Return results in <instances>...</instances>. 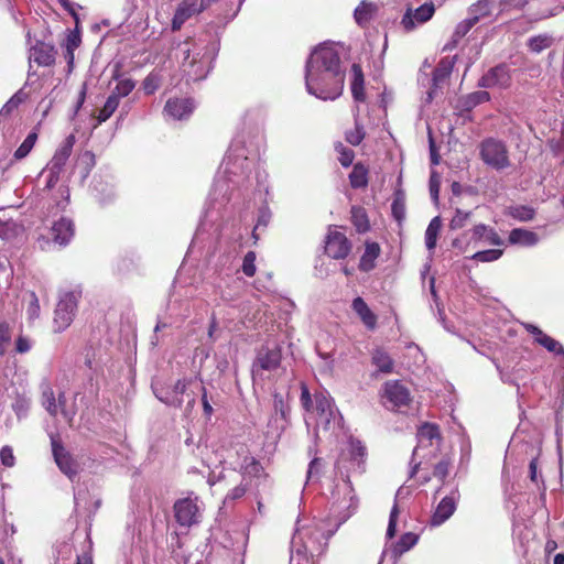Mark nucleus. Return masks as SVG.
Segmentation results:
<instances>
[{
    "label": "nucleus",
    "mask_w": 564,
    "mask_h": 564,
    "mask_svg": "<svg viewBox=\"0 0 564 564\" xmlns=\"http://www.w3.org/2000/svg\"><path fill=\"white\" fill-rule=\"evenodd\" d=\"M206 64L202 59L193 64L186 73H184L191 80H199L206 76Z\"/></svg>",
    "instance_id": "obj_57"
},
{
    "label": "nucleus",
    "mask_w": 564,
    "mask_h": 564,
    "mask_svg": "<svg viewBox=\"0 0 564 564\" xmlns=\"http://www.w3.org/2000/svg\"><path fill=\"white\" fill-rule=\"evenodd\" d=\"M173 511L178 525L191 528L202 521L204 502L198 496L191 492L187 497L177 499L174 502Z\"/></svg>",
    "instance_id": "obj_4"
},
{
    "label": "nucleus",
    "mask_w": 564,
    "mask_h": 564,
    "mask_svg": "<svg viewBox=\"0 0 564 564\" xmlns=\"http://www.w3.org/2000/svg\"><path fill=\"white\" fill-rule=\"evenodd\" d=\"M490 100V94L486 90H477L469 95H467L464 100L463 105L465 109L470 110L475 108L476 106L487 102Z\"/></svg>",
    "instance_id": "obj_40"
},
{
    "label": "nucleus",
    "mask_w": 564,
    "mask_h": 564,
    "mask_svg": "<svg viewBox=\"0 0 564 564\" xmlns=\"http://www.w3.org/2000/svg\"><path fill=\"white\" fill-rule=\"evenodd\" d=\"M527 330L533 335L534 337V340L543 346L546 350H549L550 352H554L556 355H561V354H564V348L563 346L557 341L555 340L554 338H552L551 336H549L547 334H545L542 329H540L538 326L535 325H527Z\"/></svg>",
    "instance_id": "obj_18"
},
{
    "label": "nucleus",
    "mask_w": 564,
    "mask_h": 564,
    "mask_svg": "<svg viewBox=\"0 0 564 564\" xmlns=\"http://www.w3.org/2000/svg\"><path fill=\"white\" fill-rule=\"evenodd\" d=\"M282 361V349L279 346L269 348L262 346L253 360L252 364V376L261 377L264 371L276 370Z\"/></svg>",
    "instance_id": "obj_8"
},
{
    "label": "nucleus",
    "mask_w": 564,
    "mask_h": 564,
    "mask_svg": "<svg viewBox=\"0 0 564 564\" xmlns=\"http://www.w3.org/2000/svg\"><path fill=\"white\" fill-rule=\"evenodd\" d=\"M64 169L53 165L51 162L48 163L45 173H46V184L45 188H53L57 182L59 181L61 174Z\"/></svg>",
    "instance_id": "obj_52"
},
{
    "label": "nucleus",
    "mask_w": 564,
    "mask_h": 564,
    "mask_svg": "<svg viewBox=\"0 0 564 564\" xmlns=\"http://www.w3.org/2000/svg\"><path fill=\"white\" fill-rule=\"evenodd\" d=\"M553 37L549 34H539L528 40V47L533 53H541L542 51L551 47Z\"/></svg>",
    "instance_id": "obj_38"
},
{
    "label": "nucleus",
    "mask_w": 564,
    "mask_h": 564,
    "mask_svg": "<svg viewBox=\"0 0 564 564\" xmlns=\"http://www.w3.org/2000/svg\"><path fill=\"white\" fill-rule=\"evenodd\" d=\"M135 87V83L130 78L121 79L117 83L110 96H115L120 101V98L128 96Z\"/></svg>",
    "instance_id": "obj_45"
},
{
    "label": "nucleus",
    "mask_w": 564,
    "mask_h": 564,
    "mask_svg": "<svg viewBox=\"0 0 564 564\" xmlns=\"http://www.w3.org/2000/svg\"><path fill=\"white\" fill-rule=\"evenodd\" d=\"M381 248L376 241H366L365 251L360 257L358 269L362 272H370L376 268V260L380 257Z\"/></svg>",
    "instance_id": "obj_17"
},
{
    "label": "nucleus",
    "mask_w": 564,
    "mask_h": 564,
    "mask_svg": "<svg viewBox=\"0 0 564 564\" xmlns=\"http://www.w3.org/2000/svg\"><path fill=\"white\" fill-rule=\"evenodd\" d=\"M454 61L448 57L442 58L433 70V86L437 87L441 83L445 82L452 74Z\"/></svg>",
    "instance_id": "obj_32"
},
{
    "label": "nucleus",
    "mask_w": 564,
    "mask_h": 564,
    "mask_svg": "<svg viewBox=\"0 0 564 564\" xmlns=\"http://www.w3.org/2000/svg\"><path fill=\"white\" fill-rule=\"evenodd\" d=\"M510 215L520 221H530L534 218L535 210L532 207L521 205L511 208Z\"/></svg>",
    "instance_id": "obj_48"
},
{
    "label": "nucleus",
    "mask_w": 564,
    "mask_h": 564,
    "mask_svg": "<svg viewBox=\"0 0 564 564\" xmlns=\"http://www.w3.org/2000/svg\"><path fill=\"white\" fill-rule=\"evenodd\" d=\"M383 397L390 404V409L400 410L409 406L412 402V397L409 389L399 380H389L383 386Z\"/></svg>",
    "instance_id": "obj_9"
},
{
    "label": "nucleus",
    "mask_w": 564,
    "mask_h": 564,
    "mask_svg": "<svg viewBox=\"0 0 564 564\" xmlns=\"http://www.w3.org/2000/svg\"><path fill=\"white\" fill-rule=\"evenodd\" d=\"M41 401L42 405L50 413V415L55 417L58 414V405L56 403L55 393L50 386H45V388L42 390Z\"/></svg>",
    "instance_id": "obj_39"
},
{
    "label": "nucleus",
    "mask_w": 564,
    "mask_h": 564,
    "mask_svg": "<svg viewBox=\"0 0 564 564\" xmlns=\"http://www.w3.org/2000/svg\"><path fill=\"white\" fill-rule=\"evenodd\" d=\"M192 382V379H180L173 386V392L175 398L170 399L169 397H158L162 402L175 408H181L183 399L180 397L186 392L187 386Z\"/></svg>",
    "instance_id": "obj_34"
},
{
    "label": "nucleus",
    "mask_w": 564,
    "mask_h": 564,
    "mask_svg": "<svg viewBox=\"0 0 564 564\" xmlns=\"http://www.w3.org/2000/svg\"><path fill=\"white\" fill-rule=\"evenodd\" d=\"M75 142H76V139H75L74 134H69L68 137H66L65 140L61 143V145L56 150V152L54 153V155L51 160V163L55 166L64 169L66 165V162L68 161V159L73 152Z\"/></svg>",
    "instance_id": "obj_22"
},
{
    "label": "nucleus",
    "mask_w": 564,
    "mask_h": 564,
    "mask_svg": "<svg viewBox=\"0 0 564 564\" xmlns=\"http://www.w3.org/2000/svg\"><path fill=\"white\" fill-rule=\"evenodd\" d=\"M205 7H203L202 1L198 0H182L178 4L174 17L172 19V30L177 31L182 28V25L194 14L202 12Z\"/></svg>",
    "instance_id": "obj_13"
},
{
    "label": "nucleus",
    "mask_w": 564,
    "mask_h": 564,
    "mask_svg": "<svg viewBox=\"0 0 564 564\" xmlns=\"http://www.w3.org/2000/svg\"><path fill=\"white\" fill-rule=\"evenodd\" d=\"M399 517V507L398 503L394 502L389 517V523L387 528V538L392 539L397 532V521Z\"/></svg>",
    "instance_id": "obj_62"
},
{
    "label": "nucleus",
    "mask_w": 564,
    "mask_h": 564,
    "mask_svg": "<svg viewBox=\"0 0 564 564\" xmlns=\"http://www.w3.org/2000/svg\"><path fill=\"white\" fill-rule=\"evenodd\" d=\"M351 95L355 101L364 102L366 101V93H365V76L360 64L354 63L351 65Z\"/></svg>",
    "instance_id": "obj_20"
},
{
    "label": "nucleus",
    "mask_w": 564,
    "mask_h": 564,
    "mask_svg": "<svg viewBox=\"0 0 564 564\" xmlns=\"http://www.w3.org/2000/svg\"><path fill=\"white\" fill-rule=\"evenodd\" d=\"M57 51L51 43L36 41L30 48L29 61L41 67H51L55 64Z\"/></svg>",
    "instance_id": "obj_12"
},
{
    "label": "nucleus",
    "mask_w": 564,
    "mask_h": 564,
    "mask_svg": "<svg viewBox=\"0 0 564 564\" xmlns=\"http://www.w3.org/2000/svg\"><path fill=\"white\" fill-rule=\"evenodd\" d=\"M348 453L352 458H362L367 455V447L360 440L350 436L348 440Z\"/></svg>",
    "instance_id": "obj_50"
},
{
    "label": "nucleus",
    "mask_w": 564,
    "mask_h": 564,
    "mask_svg": "<svg viewBox=\"0 0 564 564\" xmlns=\"http://www.w3.org/2000/svg\"><path fill=\"white\" fill-rule=\"evenodd\" d=\"M335 149L339 153L338 161L340 162V164L344 167L350 166L355 159V152L351 149L346 148L341 142H338L335 145Z\"/></svg>",
    "instance_id": "obj_53"
},
{
    "label": "nucleus",
    "mask_w": 564,
    "mask_h": 564,
    "mask_svg": "<svg viewBox=\"0 0 564 564\" xmlns=\"http://www.w3.org/2000/svg\"><path fill=\"white\" fill-rule=\"evenodd\" d=\"M377 6L372 2L361 1L355 9L354 17L358 25L365 28L373 19L377 12Z\"/></svg>",
    "instance_id": "obj_28"
},
{
    "label": "nucleus",
    "mask_w": 564,
    "mask_h": 564,
    "mask_svg": "<svg viewBox=\"0 0 564 564\" xmlns=\"http://www.w3.org/2000/svg\"><path fill=\"white\" fill-rule=\"evenodd\" d=\"M471 213L464 212L459 208L456 209L455 215L449 221V228L452 230L462 229L465 227L466 223L469 220Z\"/></svg>",
    "instance_id": "obj_55"
},
{
    "label": "nucleus",
    "mask_w": 564,
    "mask_h": 564,
    "mask_svg": "<svg viewBox=\"0 0 564 564\" xmlns=\"http://www.w3.org/2000/svg\"><path fill=\"white\" fill-rule=\"evenodd\" d=\"M434 12L435 8L433 3H424L414 11L413 15L409 10L403 15L401 24L403 25L404 30L412 31L415 26L414 20L417 21L419 23H425L433 17Z\"/></svg>",
    "instance_id": "obj_15"
},
{
    "label": "nucleus",
    "mask_w": 564,
    "mask_h": 564,
    "mask_svg": "<svg viewBox=\"0 0 564 564\" xmlns=\"http://www.w3.org/2000/svg\"><path fill=\"white\" fill-rule=\"evenodd\" d=\"M352 250V243L347 236L330 226L324 239V252L334 260L346 259Z\"/></svg>",
    "instance_id": "obj_7"
},
{
    "label": "nucleus",
    "mask_w": 564,
    "mask_h": 564,
    "mask_svg": "<svg viewBox=\"0 0 564 564\" xmlns=\"http://www.w3.org/2000/svg\"><path fill=\"white\" fill-rule=\"evenodd\" d=\"M332 499L333 520L297 521L291 543L301 533V540L305 545L301 552L303 556L321 555L325 551L329 538L354 514L358 507V500L348 478H343L336 484Z\"/></svg>",
    "instance_id": "obj_1"
},
{
    "label": "nucleus",
    "mask_w": 564,
    "mask_h": 564,
    "mask_svg": "<svg viewBox=\"0 0 564 564\" xmlns=\"http://www.w3.org/2000/svg\"><path fill=\"white\" fill-rule=\"evenodd\" d=\"M482 239L487 240L492 246L503 245V240L494 228H489L484 224L474 226L471 229V240L480 241Z\"/></svg>",
    "instance_id": "obj_23"
},
{
    "label": "nucleus",
    "mask_w": 564,
    "mask_h": 564,
    "mask_svg": "<svg viewBox=\"0 0 564 564\" xmlns=\"http://www.w3.org/2000/svg\"><path fill=\"white\" fill-rule=\"evenodd\" d=\"M456 510V499L454 496L444 497L438 506L436 507L435 512L432 516L431 523L432 525H441L446 520H448L452 514Z\"/></svg>",
    "instance_id": "obj_19"
},
{
    "label": "nucleus",
    "mask_w": 564,
    "mask_h": 564,
    "mask_svg": "<svg viewBox=\"0 0 564 564\" xmlns=\"http://www.w3.org/2000/svg\"><path fill=\"white\" fill-rule=\"evenodd\" d=\"M529 0H498L499 14L511 10H522Z\"/></svg>",
    "instance_id": "obj_56"
},
{
    "label": "nucleus",
    "mask_w": 564,
    "mask_h": 564,
    "mask_svg": "<svg viewBox=\"0 0 564 564\" xmlns=\"http://www.w3.org/2000/svg\"><path fill=\"white\" fill-rule=\"evenodd\" d=\"M365 135H366V133H365L364 127L358 121H356L355 128L352 130H348L345 133V140L349 144L357 147L362 142V140L365 139Z\"/></svg>",
    "instance_id": "obj_47"
},
{
    "label": "nucleus",
    "mask_w": 564,
    "mask_h": 564,
    "mask_svg": "<svg viewBox=\"0 0 564 564\" xmlns=\"http://www.w3.org/2000/svg\"><path fill=\"white\" fill-rule=\"evenodd\" d=\"M24 100V95L21 91L14 94L0 109V121L6 120Z\"/></svg>",
    "instance_id": "obj_43"
},
{
    "label": "nucleus",
    "mask_w": 564,
    "mask_h": 564,
    "mask_svg": "<svg viewBox=\"0 0 564 564\" xmlns=\"http://www.w3.org/2000/svg\"><path fill=\"white\" fill-rule=\"evenodd\" d=\"M79 295L75 292H66L57 302L54 311L53 330L62 333L67 329L74 321L77 311Z\"/></svg>",
    "instance_id": "obj_6"
},
{
    "label": "nucleus",
    "mask_w": 564,
    "mask_h": 564,
    "mask_svg": "<svg viewBox=\"0 0 564 564\" xmlns=\"http://www.w3.org/2000/svg\"><path fill=\"white\" fill-rule=\"evenodd\" d=\"M56 403L58 405V413H61L64 419L72 425V422L75 417L76 412L74 410H68L66 408V395L65 392H59Z\"/></svg>",
    "instance_id": "obj_58"
},
{
    "label": "nucleus",
    "mask_w": 564,
    "mask_h": 564,
    "mask_svg": "<svg viewBox=\"0 0 564 564\" xmlns=\"http://www.w3.org/2000/svg\"><path fill=\"white\" fill-rule=\"evenodd\" d=\"M478 149L480 160L488 167L503 171L511 166L509 149L505 141L488 137L479 143Z\"/></svg>",
    "instance_id": "obj_3"
},
{
    "label": "nucleus",
    "mask_w": 564,
    "mask_h": 564,
    "mask_svg": "<svg viewBox=\"0 0 564 564\" xmlns=\"http://www.w3.org/2000/svg\"><path fill=\"white\" fill-rule=\"evenodd\" d=\"M349 184L354 189L366 188L369 184V169L362 162L354 164L348 175Z\"/></svg>",
    "instance_id": "obj_21"
},
{
    "label": "nucleus",
    "mask_w": 564,
    "mask_h": 564,
    "mask_svg": "<svg viewBox=\"0 0 564 564\" xmlns=\"http://www.w3.org/2000/svg\"><path fill=\"white\" fill-rule=\"evenodd\" d=\"M264 473L263 466L260 460H249V463L242 467V478H259Z\"/></svg>",
    "instance_id": "obj_49"
},
{
    "label": "nucleus",
    "mask_w": 564,
    "mask_h": 564,
    "mask_svg": "<svg viewBox=\"0 0 564 564\" xmlns=\"http://www.w3.org/2000/svg\"><path fill=\"white\" fill-rule=\"evenodd\" d=\"M441 229L442 220L440 216L432 218L425 230V245L430 251L435 249Z\"/></svg>",
    "instance_id": "obj_35"
},
{
    "label": "nucleus",
    "mask_w": 564,
    "mask_h": 564,
    "mask_svg": "<svg viewBox=\"0 0 564 564\" xmlns=\"http://www.w3.org/2000/svg\"><path fill=\"white\" fill-rule=\"evenodd\" d=\"M195 100L191 97L169 98L163 108V113L174 120H186L195 110Z\"/></svg>",
    "instance_id": "obj_11"
},
{
    "label": "nucleus",
    "mask_w": 564,
    "mask_h": 564,
    "mask_svg": "<svg viewBox=\"0 0 564 564\" xmlns=\"http://www.w3.org/2000/svg\"><path fill=\"white\" fill-rule=\"evenodd\" d=\"M24 226L13 219L0 220V238L12 241L23 235Z\"/></svg>",
    "instance_id": "obj_29"
},
{
    "label": "nucleus",
    "mask_w": 564,
    "mask_h": 564,
    "mask_svg": "<svg viewBox=\"0 0 564 564\" xmlns=\"http://www.w3.org/2000/svg\"><path fill=\"white\" fill-rule=\"evenodd\" d=\"M417 540L419 536L415 533L406 532L402 534L398 542L383 551L382 560L390 557L395 563L403 553L411 550L417 543Z\"/></svg>",
    "instance_id": "obj_14"
},
{
    "label": "nucleus",
    "mask_w": 564,
    "mask_h": 564,
    "mask_svg": "<svg viewBox=\"0 0 564 564\" xmlns=\"http://www.w3.org/2000/svg\"><path fill=\"white\" fill-rule=\"evenodd\" d=\"M503 251L501 249H489L477 251L471 256V259L480 261V262H491L498 260L502 256Z\"/></svg>",
    "instance_id": "obj_54"
},
{
    "label": "nucleus",
    "mask_w": 564,
    "mask_h": 564,
    "mask_svg": "<svg viewBox=\"0 0 564 564\" xmlns=\"http://www.w3.org/2000/svg\"><path fill=\"white\" fill-rule=\"evenodd\" d=\"M59 470L74 481L78 473L82 470L79 460H55Z\"/></svg>",
    "instance_id": "obj_42"
},
{
    "label": "nucleus",
    "mask_w": 564,
    "mask_h": 564,
    "mask_svg": "<svg viewBox=\"0 0 564 564\" xmlns=\"http://www.w3.org/2000/svg\"><path fill=\"white\" fill-rule=\"evenodd\" d=\"M391 214L392 217L398 223L399 227H402V224L406 216V205H405V194L403 189L398 188L393 195V202L391 205Z\"/></svg>",
    "instance_id": "obj_27"
},
{
    "label": "nucleus",
    "mask_w": 564,
    "mask_h": 564,
    "mask_svg": "<svg viewBox=\"0 0 564 564\" xmlns=\"http://www.w3.org/2000/svg\"><path fill=\"white\" fill-rule=\"evenodd\" d=\"M314 401L315 404L313 411H315L321 417H324L325 421L328 423L333 417L332 400L324 393H315Z\"/></svg>",
    "instance_id": "obj_31"
},
{
    "label": "nucleus",
    "mask_w": 564,
    "mask_h": 564,
    "mask_svg": "<svg viewBox=\"0 0 564 564\" xmlns=\"http://www.w3.org/2000/svg\"><path fill=\"white\" fill-rule=\"evenodd\" d=\"M75 235V226L72 219L61 217L50 228V237L41 236L37 243L41 250L47 251L52 243L59 247L67 246Z\"/></svg>",
    "instance_id": "obj_5"
},
{
    "label": "nucleus",
    "mask_w": 564,
    "mask_h": 564,
    "mask_svg": "<svg viewBox=\"0 0 564 564\" xmlns=\"http://www.w3.org/2000/svg\"><path fill=\"white\" fill-rule=\"evenodd\" d=\"M552 2L553 0H538L539 8L532 13L535 21L544 20L556 14V10L550 8Z\"/></svg>",
    "instance_id": "obj_46"
},
{
    "label": "nucleus",
    "mask_w": 564,
    "mask_h": 564,
    "mask_svg": "<svg viewBox=\"0 0 564 564\" xmlns=\"http://www.w3.org/2000/svg\"><path fill=\"white\" fill-rule=\"evenodd\" d=\"M508 240L511 245H522L531 247L538 243L539 237L535 232L531 230L523 228H514L510 231Z\"/></svg>",
    "instance_id": "obj_25"
},
{
    "label": "nucleus",
    "mask_w": 564,
    "mask_h": 564,
    "mask_svg": "<svg viewBox=\"0 0 564 564\" xmlns=\"http://www.w3.org/2000/svg\"><path fill=\"white\" fill-rule=\"evenodd\" d=\"M11 340V328L8 323H0V356L7 352V346Z\"/></svg>",
    "instance_id": "obj_60"
},
{
    "label": "nucleus",
    "mask_w": 564,
    "mask_h": 564,
    "mask_svg": "<svg viewBox=\"0 0 564 564\" xmlns=\"http://www.w3.org/2000/svg\"><path fill=\"white\" fill-rule=\"evenodd\" d=\"M37 140V132L32 131L28 134L24 141L20 144V147L15 150L13 156L15 160H22L29 155L31 150L33 149L35 142Z\"/></svg>",
    "instance_id": "obj_41"
},
{
    "label": "nucleus",
    "mask_w": 564,
    "mask_h": 564,
    "mask_svg": "<svg viewBox=\"0 0 564 564\" xmlns=\"http://www.w3.org/2000/svg\"><path fill=\"white\" fill-rule=\"evenodd\" d=\"M495 0H478L469 8V17L477 18V23L480 19L488 18L492 13Z\"/></svg>",
    "instance_id": "obj_36"
},
{
    "label": "nucleus",
    "mask_w": 564,
    "mask_h": 564,
    "mask_svg": "<svg viewBox=\"0 0 564 564\" xmlns=\"http://www.w3.org/2000/svg\"><path fill=\"white\" fill-rule=\"evenodd\" d=\"M417 440L422 446H432L441 440L440 429L436 424L424 423L417 431Z\"/></svg>",
    "instance_id": "obj_26"
},
{
    "label": "nucleus",
    "mask_w": 564,
    "mask_h": 564,
    "mask_svg": "<svg viewBox=\"0 0 564 564\" xmlns=\"http://www.w3.org/2000/svg\"><path fill=\"white\" fill-rule=\"evenodd\" d=\"M330 460H311L307 469V480L313 481L319 479L325 475L326 469H332L330 474L335 470V465L329 464ZM332 478V475L328 476Z\"/></svg>",
    "instance_id": "obj_33"
},
{
    "label": "nucleus",
    "mask_w": 564,
    "mask_h": 564,
    "mask_svg": "<svg viewBox=\"0 0 564 564\" xmlns=\"http://www.w3.org/2000/svg\"><path fill=\"white\" fill-rule=\"evenodd\" d=\"M301 404L306 412H313L314 404L306 383L301 382Z\"/></svg>",
    "instance_id": "obj_63"
},
{
    "label": "nucleus",
    "mask_w": 564,
    "mask_h": 564,
    "mask_svg": "<svg viewBox=\"0 0 564 564\" xmlns=\"http://www.w3.org/2000/svg\"><path fill=\"white\" fill-rule=\"evenodd\" d=\"M305 83L307 91L323 100H334L343 94L345 72L333 47L318 46L313 51L306 62Z\"/></svg>",
    "instance_id": "obj_2"
},
{
    "label": "nucleus",
    "mask_w": 564,
    "mask_h": 564,
    "mask_svg": "<svg viewBox=\"0 0 564 564\" xmlns=\"http://www.w3.org/2000/svg\"><path fill=\"white\" fill-rule=\"evenodd\" d=\"M301 539V533H299V535H296L294 541L292 542V554L290 556V564H314V562L311 561L308 556H303L301 554L303 547L305 546Z\"/></svg>",
    "instance_id": "obj_37"
},
{
    "label": "nucleus",
    "mask_w": 564,
    "mask_h": 564,
    "mask_svg": "<svg viewBox=\"0 0 564 564\" xmlns=\"http://www.w3.org/2000/svg\"><path fill=\"white\" fill-rule=\"evenodd\" d=\"M256 259L257 254L254 251H248L243 257L241 270L243 274L248 278L254 276L257 272Z\"/></svg>",
    "instance_id": "obj_51"
},
{
    "label": "nucleus",
    "mask_w": 564,
    "mask_h": 564,
    "mask_svg": "<svg viewBox=\"0 0 564 564\" xmlns=\"http://www.w3.org/2000/svg\"><path fill=\"white\" fill-rule=\"evenodd\" d=\"M371 362L382 373H391L393 371L394 361L391 356L382 348H377L371 355Z\"/></svg>",
    "instance_id": "obj_30"
},
{
    "label": "nucleus",
    "mask_w": 564,
    "mask_h": 564,
    "mask_svg": "<svg viewBox=\"0 0 564 564\" xmlns=\"http://www.w3.org/2000/svg\"><path fill=\"white\" fill-rule=\"evenodd\" d=\"M510 85L511 74L507 64H499L491 67L478 82V86L482 88H508Z\"/></svg>",
    "instance_id": "obj_10"
},
{
    "label": "nucleus",
    "mask_w": 564,
    "mask_h": 564,
    "mask_svg": "<svg viewBox=\"0 0 564 564\" xmlns=\"http://www.w3.org/2000/svg\"><path fill=\"white\" fill-rule=\"evenodd\" d=\"M51 446L53 458H66L67 453L58 434L51 435Z\"/></svg>",
    "instance_id": "obj_59"
},
{
    "label": "nucleus",
    "mask_w": 564,
    "mask_h": 564,
    "mask_svg": "<svg viewBox=\"0 0 564 564\" xmlns=\"http://www.w3.org/2000/svg\"><path fill=\"white\" fill-rule=\"evenodd\" d=\"M477 24V18H467L457 24L454 35L457 37H464L475 25Z\"/></svg>",
    "instance_id": "obj_61"
},
{
    "label": "nucleus",
    "mask_w": 564,
    "mask_h": 564,
    "mask_svg": "<svg viewBox=\"0 0 564 564\" xmlns=\"http://www.w3.org/2000/svg\"><path fill=\"white\" fill-rule=\"evenodd\" d=\"M119 106V100L116 99L115 96H110L107 98L104 107L99 110V113L97 116V120L99 123L105 122L108 120L112 113L117 110Z\"/></svg>",
    "instance_id": "obj_44"
},
{
    "label": "nucleus",
    "mask_w": 564,
    "mask_h": 564,
    "mask_svg": "<svg viewBox=\"0 0 564 564\" xmlns=\"http://www.w3.org/2000/svg\"><path fill=\"white\" fill-rule=\"evenodd\" d=\"M82 39L78 31H72L66 39L65 48L75 51L80 45Z\"/></svg>",
    "instance_id": "obj_64"
},
{
    "label": "nucleus",
    "mask_w": 564,
    "mask_h": 564,
    "mask_svg": "<svg viewBox=\"0 0 564 564\" xmlns=\"http://www.w3.org/2000/svg\"><path fill=\"white\" fill-rule=\"evenodd\" d=\"M350 221L357 234H366L370 230L371 225L366 208L354 205L350 208Z\"/></svg>",
    "instance_id": "obj_24"
},
{
    "label": "nucleus",
    "mask_w": 564,
    "mask_h": 564,
    "mask_svg": "<svg viewBox=\"0 0 564 564\" xmlns=\"http://www.w3.org/2000/svg\"><path fill=\"white\" fill-rule=\"evenodd\" d=\"M351 308L358 315L367 329L373 330L377 327L378 317L362 297H355L351 303Z\"/></svg>",
    "instance_id": "obj_16"
}]
</instances>
